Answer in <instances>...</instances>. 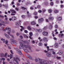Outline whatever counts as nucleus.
I'll list each match as a JSON object with an SVG mask.
<instances>
[{
  "instance_id": "1",
  "label": "nucleus",
  "mask_w": 64,
  "mask_h": 64,
  "mask_svg": "<svg viewBox=\"0 0 64 64\" xmlns=\"http://www.w3.org/2000/svg\"><path fill=\"white\" fill-rule=\"evenodd\" d=\"M23 42V41L22 40H21L20 42V46H19L20 49H22V48H28V46H27L26 44H23L22 43Z\"/></svg>"
},
{
  "instance_id": "29",
  "label": "nucleus",
  "mask_w": 64,
  "mask_h": 64,
  "mask_svg": "<svg viewBox=\"0 0 64 64\" xmlns=\"http://www.w3.org/2000/svg\"><path fill=\"white\" fill-rule=\"evenodd\" d=\"M9 32H8V35H11L10 34V32L11 31V29H10L9 30Z\"/></svg>"
},
{
  "instance_id": "15",
  "label": "nucleus",
  "mask_w": 64,
  "mask_h": 64,
  "mask_svg": "<svg viewBox=\"0 0 64 64\" xmlns=\"http://www.w3.org/2000/svg\"><path fill=\"white\" fill-rule=\"evenodd\" d=\"M6 29L7 30H9L10 29V28H8V27H6V28L4 30H3L4 31H6Z\"/></svg>"
},
{
  "instance_id": "46",
  "label": "nucleus",
  "mask_w": 64,
  "mask_h": 64,
  "mask_svg": "<svg viewBox=\"0 0 64 64\" xmlns=\"http://www.w3.org/2000/svg\"><path fill=\"white\" fill-rule=\"evenodd\" d=\"M39 45H40V46H41V45H42V43L41 42L39 43Z\"/></svg>"
},
{
  "instance_id": "64",
  "label": "nucleus",
  "mask_w": 64,
  "mask_h": 64,
  "mask_svg": "<svg viewBox=\"0 0 64 64\" xmlns=\"http://www.w3.org/2000/svg\"><path fill=\"white\" fill-rule=\"evenodd\" d=\"M43 12H45L46 11V10H43Z\"/></svg>"
},
{
  "instance_id": "2",
  "label": "nucleus",
  "mask_w": 64,
  "mask_h": 64,
  "mask_svg": "<svg viewBox=\"0 0 64 64\" xmlns=\"http://www.w3.org/2000/svg\"><path fill=\"white\" fill-rule=\"evenodd\" d=\"M28 48H26V49L24 50L25 52H26V53H28V52H29V50H28L27 49L28 48H29L30 50V51H32V50H31V46H29V45H28Z\"/></svg>"
},
{
  "instance_id": "11",
  "label": "nucleus",
  "mask_w": 64,
  "mask_h": 64,
  "mask_svg": "<svg viewBox=\"0 0 64 64\" xmlns=\"http://www.w3.org/2000/svg\"><path fill=\"white\" fill-rule=\"evenodd\" d=\"M48 19L50 20H52L54 19V18L53 17H50L48 18Z\"/></svg>"
},
{
  "instance_id": "53",
  "label": "nucleus",
  "mask_w": 64,
  "mask_h": 64,
  "mask_svg": "<svg viewBox=\"0 0 64 64\" xmlns=\"http://www.w3.org/2000/svg\"><path fill=\"white\" fill-rule=\"evenodd\" d=\"M34 15H36L37 14V13L36 12H34Z\"/></svg>"
},
{
  "instance_id": "18",
  "label": "nucleus",
  "mask_w": 64,
  "mask_h": 64,
  "mask_svg": "<svg viewBox=\"0 0 64 64\" xmlns=\"http://www.w3.org/2000/svg\"><path fill=\"white\" fill-rule=\"evenodd\" d=\"M4 35L8 39H9V38H10V36H9V35H7L6 34H4Z\"/></svg>"
},
{
  "instance_id": "33",
  "label": "nucleus",
  "mask_w": 64,
  "mask_h": 64,
  "mask_svg": "<svg viewBox=\"0 0 64 64\" xmlns=\"http://www.w3.org/2000/svg\"><path fill=\"white\" fill-rule=\"evenodd\" d=\"M1 40L2 41H3L4 43H5V40L3 38H2L1 39Z\"/></svg>"
},
{
  "instance_id": "47",
  "label": "nucleus",
  "mask_w": 64,
  "mask_h": 64,
  "mask_svg": "<svg viewBox=\"0 0 64 64\" xmlns=\"http://www.w3.org/2000/svg\"><path fill=\"white\" fill-rule=\"evenodd\" d=\"M32 43L33 44H34L35 43V41L34 40H32Z\"/></svg>"
},
{
  "instance_id": "39",
  "label": "nucleus",
  "mask_w": 64,
  "mask_h": 64,
  "mask_svg": "<svg viewBox=\"0 0 64 64\" xmlns=\"http://www.w3.org/2000/svg\"><path fill=\"white\" fill-rule=\"evenodd\" d=\"M21 17L22 18H25V16L24 15H22V16Z\"/></svg>"
},
{
  "instance_id": "48",
  "label": "nucleus",
  "mask_w": 64,
  "mask_h": 64,
  "mask_svg": "<svg viewBox=\"0 0 64 64\" xmlns=\"http://www.w3.org/2000/svg\"><path fill=\"white\" fill-rule=\"evenodd\" d=\"M35 60V61H36V62H38V59L37 58H36Z\"/></svg>"
},
{
  "instance_id": "49",
  "label": "nucleus",
  "mask_w": 64,
  "mask_h": 64,
  "mask_svg": "<svg viewBox=\"0 0 64 64\" xmlns=\"http://www.w3.org/2000/svg\"><path fill=\"white\" fill-rule=\"evenodd\" d=\"M24 32L26 33H28V31L26 30H25L24 31Z\"/></svg>"
},
{
  "instance_id": "52",
  "label": "nucleus",
  "mask_w": 64,
  "mask_h": 64,
  "mask_svg": "<svg viewBox=\"0 0 64 64\" xmlns=\"http://www.w3.org/2000/svg\"><path fill=\"white\" fill-rule=\"evenodd\" d=\"M9 20L10 21H11V20H12V18H10L9 19Z\"/></svg>"
},
{
  "instance_id": "10",
  "label": "nucleus",
  "mask_w": 64,
  "mask_h": 64,
  "mask_svg": "<svg viewBox=\"0 0 64 64\" xmlns=\"http://www.w3.org/2000/svg\"><path fill=\"white\" fill-rule=\"evenodd\" d=\"M46 56L48 57H50L51 56V54L50 53H48L46 54Z\"/></svg>"
},
{
  "instance_id": "32",
  "label": "nucleus",
  "mask_w": 64,
  "mask_h": 64,
  "mask_svg": "<svg viewBox=\"0 0 64 64\" xmlns=\"http://www.w3.org/2000/svg\"><path fill=\"white\" fill-rule=\"evenodd\" d=\"M52 28V26L50 25L49 26V29H51Z\"/></svg>"
},
{
  "instance_id": "31",
  "label": "nucleus",
  "mask_w": 64,
  "mask_h": 64,
  "mask_svg": "<svg viewBox=\"0 0 64 64\" xmlns=\"http://www.w3.org/2000/svg\"><path fill=\"white\" fill-rule=\"evenodd\" d=\"M54 13H57L58 12V10H55L54 11Z\"/></svg>"
},
{
  "instance_id": "37",
  "label": "nucleus",
  "mask_w": 64,
  "mask_h": 64,
  "mask_svg": "<svg viewBox=\"0 0 64 64\" xmlns=\"http://www.w3.org/2000/svg\"><path fill=\"white\" fill-rule=\"evenodd\" d=\"M2 60H3V61H5V58H2Z\"/></svg>"
},
{
  "instance_id": "30",
  "label": "nucleus",
  "mask_w": 64,
  "mask_h": 64,
  "mask_svg": "<svg viewBox=\"0 0 64 64\" xmlns=\"http://www.w3.org/2000/svg\"><path fill=\"white\" fill-rule=\"evenodd\" d=\"M52 12V10H51V9H49L48 10V12L49 13H51Z\"/></svg>"
},
{
  "instance_id": "41",
  "label": "nucleus",
  "mask_w": 64,
  "mask_h": 64,
  "mask_svg": "<svg viewBox=\"0 0 64 64\" xmlns=\"http://www.w3.org/2000/svg\"><path fill=\"white\" fill-rule=\"evenodd\" d=\"M7 53H6L5 54V57H6V58L7 57Z\"/></svg>"
},
{
  "instance_id": "62",
  "label": "nucleus",
  "mask_w": 64,
  "mask_h": 64,
  "mask_svg": "<svg viewBox=\"0 0 64 64\" xmlns=\"http://www.w3.org/2000/svg\"><path fill=\"white\" fill-rule=\"evenodd\" d=\"M49 64H52V62H51L50 61L49 62Z\"/></svg>"
},
{
  "instance_id": "36",
  "label": "nucleus",
  "mask_w": 64,
  "mask_h": 64,
  "mask_svg": "<svg viewBox=\"0 0 64 64\" xmlns=\"http://www.w3.org/2000/svg\"><path fill=\"white\" fill-rule=\"evenodd\" d=\"M16 35L17 36H19V35H20V34L18 33V32H17L16 33Z\"/></svg>"
},
{
  "instance_id": "50",
  "label": "nucleus",
  "mask_w": 64,
  "mask_h": 64,
  "mask_svg": "<svg viewBox=\"0 0 64 64\" xmlns=\"http://www.w3.org/2000/svg\"><path fill=\"white\" fill-rule=\"evenodd\" d=\"M22 9H26V8H25L23 7H22Z\"/></svg>"
},
{
  "instance_id": "56",
  "label": "nucleus",
  "mask_w": 64,
  "mask_h": 64,
  "mask_svg": "<svg viewBox=\"0 0 64 64\" xmlns=\"http://www.w3.org/2000/svg\"><path fill=\"white\" fill-rule=\"evenodd\" d=\"M17 5H18V6H20V4L19 3H17L16 4Z\"/></svg>"
},
{
  "instance_id": "6",
  "label": "nucleus",
  "mask_w": 64,
  "mask_h": 64,
  "mask_svg": "<svg viewBox=\"0 0 64 64\" xmlns=\"http://www.w3.org/2000/svg\"><path fill=\"white\" fill-rule=\"evenodd\" d=\"M43 35H44V36H48V33L47 32H44L43 33Z\"/></svg>"
},
{
  "instance_id": "5",
  "label": "nucleus",
  "mask_w": 64,
  "mask_h": 64,
  "mask_svg": "<svg viewBox=\"0 0 64 64\" xmlns=\"http://www.w3.org/2000/svg\"><path fill=\"white\" fill-rule=\"evenodd\" d=\"M10 40L12 42H11L10 43L11 44H12V43H15L16 44H17V41L15 40H14L12 39H10Z\"/></svg>"
},
{
  "instance_id": "13",
  "label": "nucleus",
  "mask_w": 64,
  "mask_h": 64,
  "mask_svg": "<svg viewBox=\"0 0 64 64\" xmlns=\"http://www.w3.org/2000/svg\"><path fill=\"white\" fill-rule=\"evenodd\" d=\"M20 25V23L19 22H17L16 23V25L17 26H19Z\"/></svg>"
},
{
  "instance_id": "12",
  "label": "nucleus",
  "mask_w": 64,
  "mask_h": 64,
  "mask_svg": "<svg viewBox=\"0 0 64 64\" xmlns=\"http://www.w3.org/2000/svg\"><path fill=\"white\" fill-rule=\"evenodd\" d=\"M36 32H38L39 33H41L42 32V30L41 29H39L38 30H36Z\"/></svg>"
},
{
  "instance_id": "45",
  "label": "nucleus",
  "mask_w": 64,
  "mask_h": 64,
  "mask_svg": "<svg viewBox=\"0 0 64 64\" xmlns=\"http://www.w3.org/2000/svg\"><path fill=\"white\" fill-rule=\"evenodd\" d=\"M44 52H45V53H48V51H46V50H44Z\"/></svg>"
},
{
  "instance_id": "26",
  "label": "nucleus",
  "mask_w": 64,
  "mask_h": 64,
  "mask_svg": "<svg viewBox=\"0 0 64 64\" xmlns=\"http://www.w3.org/2000/svg\"><path fill=\"white\" fill-rule=\"evenodd\" d=\"M54 50H52V54H53V55H55V54H56V53L55 52H53L54 51Z\"/></svg>"
},
{
  "instance_id": "20",
  "label": "nucleus",
  "mask_w": 64,
  "mask_h": 64,
  "mask_svg": "<svg viewBox=\"0 0 64 64\" xmlns=\"http://www.w3.org/2000/svg\"><path fill=\"white\" fill-rule=\"evenodd\" d=\"M36 23H35V22H32L31 23V24L32 25H35Z\"/></svg>"
},
{
  "instance_id": "22",
  "label": "nucleus",
  "mask_w": 64,
  "mask_h": 64,
  "mask_svg": "<svg viewBox=\"0 0 64 64\" xmlns=\"http://www.w3.org/2000/svg\"><path fill=\"white\" fill-rule=\"evenodd\" d=\"M57 54H58L59 55H61L63 54V52L62 51L58 53H57Z\"/></svg>"
},
{
  "instance_id": "61",
  "label": "nucleus",
  "mask_w": 64,
  "mask_h": 64,
  "mask_svg": "<svg viewBox=\"0 0 64 64\" xmlns=\"http://www.w3.org/2000/svg\"><path fill=\"white\" fill-rule=\"evenodd\" d=\"M11 3L12 5H13V4H14V2L13 1Z\"/></svg>"
},
{
  "instance_id": "28",
  "label": "nucleus",
  "mask_w": 64,
  "mask_h": 64,
  "mask_svg": "<svg viewBox=\"0 0 64 64\" xmlns=\"http://www.w3.org/2000/svg\"><path fill=\"white\" fill-rule=\"evenodd\" d=\"M58 20H59V21L61 20H62V18L60 17H59L58 18Z\"/></svg>"
},
{
  "instance_id": "14",
  "label": "nucleus",
  "mask_w": 64,
  "mask_h": 64,
  "mask_svg": "<svg viewBox=\"0 0 64 64\" xmlns=\"http://www.w3.org/2000/svg\"><path fill=\"white\" fill-rule=\"evenodd\" d=\"M28 57L29 58V59H30V60H33V58H32V57L30 56H28Z\"/></svg>"
},
{
  "instance_id": "34",
  "label": "nucleus",
  "mask_w": 64,
  "mask_h": 64,
  "mask_svg": "<svg viewBox=\"0 0 64 64\" xmlns=\"http://www.w3.org/2000/svg\"><path fill=\"white\" fill-rule=\"evenodd\" d=\"M8 40H6V44L7 45H8Z\"/></svg>"
},
{
  "instance_id": "55",
  "label": "nucleus",
  "mask_w": 64,
  "mask_h": 64,
  "mask_svg": "<svg viewBox=\"0 0 64 64\" xmlns=\"http://www.w3.org/2000/svg\"><path fill=\"white\" fill-rule=\"evenodd\" d=\"M0 17H2V18H4V16H2L0 14Z\"/></svg>"
},
{
  "instance_id": "42",
  "label": "nucleus",
  "mask_w": 64,
  "mask_h": 64,
  "mask_svg": "<svg viewBox=\"0 0 64 64\" xmlns=\"http://www.w3.org/2000/svg\"><path fill=\"white\" fill-rule=\"evenodd\" d=\"M10 53L12 54H13L14 53L13 52V51L12 50H10Z\"/></svg>"
},
{
  "instance_id": "59",
  "label": "nucleus",
  "mask_w": 64,
  "mask_h": 64,
  "mask_svg": "<svg viewBox=\"0 0 64 64\" xmlns=\"http://www.w3.org/2000/svg\"><path fill=\"white\" fill-rule=\"evenodd\" d=\"M2 62V59L0 58V63Z\"/></svg>"
},
{
  "instance_id": "21",
  "label": "nucleus",
  "mask_w": 64,
  "mask_h": 64,
  "mask_svg": "<svg viewBox=\"0 0 64 64\" xmlns=\"http://www.w3.org/2000/svg\"><path fill=\"white\" fill-rule=\"evenodd\" d=\"M63 36H64V34H59V37H62V38Z\"/></svg>"
},
{
  "instance_id": "58",
  "label": "nucleus",
  "mask_w": 64,
  "mask_h": 64,
  "mask_svg": "<svg viewBox=\"0 0 64 64\" xmlns=\"http://www.w3.org/2000/svg\"><path fill=\"white\" fill-rule=\"evenodd\" d=\"M41 20H40V19H39L38 20V22H39L40 23V22H41Z\"/></svg>"
},
{
  "instance_id": "63",
  "label": "nucleus",
  "mask_w": 64,
  "mask_h": 64,
  "mask_svg": "<svg viewBox=\"0 0 64 64\" xmlns=\"http://www.w3.org/2000/svg\"><path fill=\"white\" fill-rule=\"evenodd\" d=\"M34 18L36 19H37V18H38V16H36L34 17Z\"/></svg>"
},
{
  "instance_id": "17",
  "label": "nucleus",
  "mask_w": 64,
  "mask_h": 64,
  "mask_svg": "<svg viewBox=\"0 0 64 64\" xmlns=\"http://www.w3.org/2000/svg\"><path fill=\"white\" fill-rule=\"evenodd\" d=\"M54 46L56 48H57L58 47V44L57 43H56L54 44Z\"/></svg>"
},
{
  "instance_id": "60",
  "label": "nucleus",
  "mask_w": 64,
  "mask_h": 64,
  "mask_svg": "<svg viewBox=\"0 0 64 64\" xmlns=\"http://www.w3.org/2000/svg\"><path fill=\"white\" fill-rule=\"evenodd\" d=\"M54 40H57V38L55 37L54 38Z\"/></svg>"
},
{
  "instance_id": "9",
  "label": "nucleus",
  "mask_w": 64,
  "mask_h": 64,
  "mask_svg": "<svg viewBox=\"0 0 64 64\" xmlns=\"http://www.w3.org/2000/svg\"><path fill=\"white\" fill-rule=\"evenodd\" d=\"M12 21H15L16 20V17L14 16L12 17Z\"/></svg>"
},
{
  "instance_id": "54",
  "label": "nucleus",
  "mask_w": 64,
  "mask_h": 64,
  "mask_svg": "<svg viewBox=\"0 0 64 64\" xmlns=\"http://www.w3.org/2000/svg\"><path fill=\"white\" fill-rule=\"evenodd\" d=\"M38 12H39V13H41V12H42V11L40 10H38Z\"/></svg>"
},
{
  "instance_id": "35",
  "label": "nucleus",
  "mask_w": 64,
  "mask_h": 64,
  "mask_svg": "<svg viewBox=\"0 0 64 64\" xmlns=\"http://www.w3.org/2000/svg\"><path fill=\"white\" fill-rule=\"evenodd\" d=\"M28 29L29 30H30L31 29V28L30 27V26H28L27 27Z\"/></svg>"
},
{
  "instance_id": "16",
  "label": "nucleus",
  "mask_w": 64,
  "mask_h": 64,
  "mask_svg": "<svg viewBox=\"0 0 64 64\" xmlns=\"http://www.w3.org/2000/svg\"><path fill=\"white\" fill-rule=\"evenodd\" d=\"M32 32H30V36H29V38L30 39H32V38H31V36H32Z\"/></svg>"
},
{
  "instance_id": "19",
  "label": "nucleus",
  "mask_w": 64,
  "mask_h": 64,
  "mask_svg": "<svg viewBox=\"0 0 64 64\" xmlns=\"http://www.w3.org/2000/svg\"><path fill=\"white\" fill-rule=\"evenodd\" d=\"M4 54L3 53H1L0 54V56L1 57H4Z\"/></svg>"
},
{
  "instance_id": "38",
  "label": "nucleus",
  "mask_w": 64,
  "mask_h": 64,
  "mask_svg": "<svg viewBox=\"0 0 64 64\" xmlns=\"http://www.w3.org/2000/svg\"><path fill=\"white\" fill-rule=\"evenodd\" d=\"M55 28H58V25H57V24H56L55 26Z\"/></svg>"
},
{
  "instance_id": "51",
  "label": "nucleus",
  "mask_w": 64,
  "mask_h": 64,
  "mask_svg": "<svg viewBox=\"0 0 64 64\" xmlns=\"http://www.w3.org/2000/svg\"><path fill=\"white\" fill-rule=\"evenodd\" d=\"M37 7L38 8H40V5H38L37 6Z\"/></svg>"
},
{
  "instance_id": "40",
  "label": "nucleus",
  "mask_w": 64,
  "mask_h": 64,
  "mask_svg": "<svg viewBox=\"0 0 64 64\" xmlns=\"http://www.w3.org/2000/svg\"><path fill=\"white\" fill-rule=\"evenodd\" d=\"M10 36H11L12 38H13V39H14V36L12 35L11 34V35H10Z\"/></svg>"
},
{
  "instance_id": "24",
  "label": "nucleus",
  "mask_w": 64,
  "mask_h": 64,
  "mask_svg": "<svg viewBox=\"0 0 64 64\" xmlns=\"http://www.w3.org/2000/svg\"><path fill=\"white\" fill-rule=\"evenodd\" d=\"M8 46V48L9 49H11V48L10 47V44H8L7 45Z\"/></svg>"
},
{
  "instance_id": "7",
  "label": "nucleus",
  "mask_w": 64,
  "mask_h": 64,
  "mask_svg": "<svg viewBox=\"0 0 64 64\" xmlns=\"http://www.w3.org/2000/svg\"><path fill=\"white\" fill-rule=\"evenodd\" d=\"M43 40L44 42H47L48 41L47 38L46 37H44L43 38Z\"/></svg>"
},
{
  "instance_id": "27",
  "label": "nucleus",
  "mask_w": 64,
  "mask_h": 64,
  "mask_svg": "<svg viewBox=\"0 0 64 64\" xmlns=\"http://www.w3.org/2000/svg\"><path fill=\"white\" fill-rule=\"evenodd\" d=\"M10 59H12V58H13V55H12V54H10Z\"/></svg>"
},
{
  "instance_id": "25",
  "label": "nucleus",
  "mask_w": 64,
  "mask_h": 64,
  "mask_svg": "<svg viewBox=\"0 0 64 64\" xmlns=\"http://www.w3.org/2000/svg\"><path fill=\"white\" fill-rule=\"evenodd\" d=\"M23 36H24V37H25V38H26V37H27V38H28V36H27V35L25 34H23Z\"/></svg>"
},
{
  "instance_id": "43",
  "label": "nucleus",
  "mask_w": 64,
  "mask_h": 64,
  "mask_svg": "<svg viewBox=\"0 0 64 64\" xmlns=\"http://www.w3.org/2000/svg\"><path fill=\"white\" fill-rule=\"evenodd\" d=\"M40 20L41 22H42V21H43L44 20L43 18H42L40 19Z\"/></svg>"
},
{
  "instance_id": "44",
  "label": "nucleus",
  "mask_w": 64,
  "mask_h": 64,
  "mask_svg": "<svg viewBox=\"0 0 64 64\" xmlns=\"http://www.w3.org/2000/svg\"><path fill=\"white\" fill-rule=\"evenodd\" d=\"M56 58L58 59H59L61 58V57H60L58 56L56 57Z\"/></svg>"
},
{
  "instance_id": "4",
  "label": "nucleus",
  "mask_w": 64,
  "mask_h": 64,
  "mask_svg": "<svg viewBox=\"0 0 64 64\" xmlns=\"http://www.w3.org/2000/svg\"><path fill=\"white\" fill-rule=\"evenodd\" d=\"M14 49L15 50H17V51L18 52L19 54L20 55H21V54H22V52H21V51L20 50H19V49L17 48H14Z\"/></svg>"
},
{
  "instance_id": "8",
  "label": "nucleus",
  "mask_w": 64,
  "mask_h": 64,
  "mask_svg": "<svg viewBox=\"0 0 64 64\" xmlns=\"http://www.w3.org/2000/svg\"><path fill=\"white\" fill-rule=\"evenodd\" d=\"M10 11L12 13H16V12L14 10L12 9H10Z\"/></svg>"
},
{
  "instance_id": "57",
  "label": "nucleus",
  "mask_w": 64,
  "mask_h": 64,
  "mask_svg": "<svg viewBox=\"0 0 64 64\" xmlns=\"http://www.w3.org/2000/svg\"><path fill=\"white\" fill-rule=\"evenodd\" d=\"M5 20H6V21H7V20H8V18H5Z\"/></svg>"
},
{
  "instance_id": "3",
  "label": "nucleus",
  "mask_w": 64,
  "mask_h": 64,
  "mask_svg": "<svg viewBox=\"0 0 64 64\" xmlns=\"http://www.w3.org/2000/svg\"><path fill=\"white\" fill-rule=\"evenodd\" d=\"M14 60L17 63V64H19V62H18L17 60H18L19 61H20V60L19 59V58H14Z\"/></svg>"
},
{
  "instance_id": "23",
  "label": "nucleus",
  "mask_w": 64,
  "mask_h": 64,
  "mask_svg": "<svg viewBox=\"0 0 64 64\" xmlns=\"http://www.w3.org/2000/svg\"><path fill=\"white\" fill-rule=\"evenodd\" d=\"M20 27H21L22 28L21 29H20V30L21 31H23L22 29H24V28L22 26H20Z\"/></svg>"
}]
</instances>
